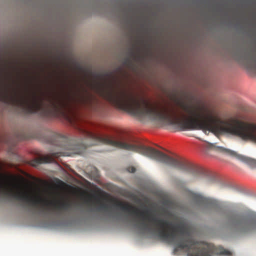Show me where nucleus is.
I'll return each instance as SVG.
<instances>
[{"mask_svg":"<svg viewBox=\"0 0 256 256\" xmlns=\"http://www.w3.org/2000/svg\"><path fill=\"white\" fill-rule=\"evenodd\" d=\"M130 56H132L134 58H136L138 57V56L135 54V52H134V51L132 49L130 50Z\"/></svg>","mask_w":256,"mask_h":256,"instance_id":"obj_7","label":"nucleus"},{"mask_svg":"<svg viewBox=\"0 0 256 256\" xmlns=\"http://www.w3.org/2000/svg\"><path fill=\"white\" fill-rule=\"evenodd\" d=\"M121 70V68H118V70Z\"/></svg>","mask_w":256,"mask_h":256,"instance_id":"obj_11","label":"nucleus"},{"mask_svg":"<svg viewBox=\"0 0 256 256\" xmlns=\"http://www.w3.org/2000/svg\"><path fill=\"white\" fill-rule=\"evenodd\" d=\"M234 107L238 111L242 112H247L251 110L250 106L243 102H238L235 104Z\"/></svg>","mask_w":256,"mask_h":256,"instance_id":"obj_4","label":"nucleus"},{"mask_svg":"<svg viewBox=\"0 0 256 256\" xmlns=\"http://www.w3.org/2000/svg\"><path fill=\"white\" fill-rule=\"evenodd\" d=\"M123 64L128 68H132L133 66V64L130 58H126L124 60Z\"/></svg>","mask_w":256,"mask_h":256,"instance_id":"obj_5","label":"nucleus"},{"mask_svg":"<svg viewBox=\"0 0 256 256\" xmlns=\"http://www.w3.org/2000/svg\"><path fill=\"white\" fill-rule=\"evenodd\" d=\"M34 98H36V94L34 93Z\"/></svg>","mask_w":256,"mask_h":256,"instance_id":"obj_10","label":"nucleus"},{"mask_svg":"<svg viewBox=\"0 0 256 256\" xmlns=\"http://www.w3.org/2000/svg\"><path fill=\"white\" fill-rule=\"evenodd\" d=\"M7 96H8V94H4V98H7Z\"/></svg>","mask_w":256,"mask_h":256,"instance_id":"obj_9","label":"nucleus"},{"mask_svg":"<svg viewBox=\"0 0 256 256\" xmlns=\"http://www.w3.org/2000/svg\"><path fill=\"white\" fill-rule=\"evenodd\" d=\"M146 112H158V111H146ZM164 112H167L166 111H164Z\"/></svg>","mask_w":256,"mask_h":256,"instance_id":"obj_8","label":"nucleus"},{"mask_svg":"<svg viewBox=\"0 0 256 256\" xmlns=\"http://www.w3.org/2000/svg\"><path fill=\"white\" fill-rule=\"evenodd\" d=\"M30 112H32V111H30Z\"/></svg>","mask_w":256,"mask_h":256,"instance_id":"obj_12","label":"nucleus"},{"mask_svg":"<svg viewBox=\"0 0 256 256\" xmlns=\"http://www.w3.org/2000/svg\"><path fill=\"white\" fill-rule=\"evenodd\" d=\"M112 74H109L108 72H106L104 74H98L96 76L98 78H104V77H108L110 76Z\"/></svg>","mask_w":256,"mask_h":256,"instance_id":"obj_6","label":"nucleus"},{"mask_svg":"<svg viewBox=\"0 0 256 256\" xmlns=\"http://www.w3.org/2000/svg\"><path fill=\"white\" fill-rule=\"evenodd\" d=\"M68 112H70V111H68Z\"/></svg>","mask_w":256,"mask_h":256,"instance_id":"obj_13","label":"nucleus"},{"mask_svg":"<svg viewBox=\"0 0 256 256\" xmlns=\"http://www.w3.org/2000/svg\"><path fill=\"white\" fill-rule=\"evenodd\" d=\"M90 86L100 96L118 106L124 108L140 106L139 100L134 96H128L124 92L120 94H116L109 90L105 83L94 82Z\"/></svg>","mask_w":256,"mask_h":256,"instance_id":"obj_2","label":"nucleus"},{"mask_svg":"<svg viewBox=\"0 0 256 256\" xmlns=\"http://www.w3.org/2000/svg\"><path fill=\"white\" fill-rule=\"evenodd\" d=\"M236 59L246 68L256 70V56H254L250 51L245 50L238 53Z\"/></svg>","mask_w":256,"mask_h":256,"instance_id":"obj_3","label":"nucleus"},{"mask_svg":"<svg viewBox=\"0 0 256 256\" xmlns=\"http://www.w3.org/2000/svg\"><path fill=\"white\" fill-rule=\"evenodd\" d=\"M168 97L184 112H210L207 110L206 100L192 92L174 90L168 92Z\"/></svg>","mask_w":256,"mask_h":256,"instance_id":"obj_1","label":"nucleus"}]
</instances>
